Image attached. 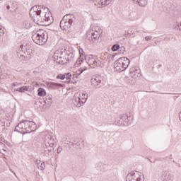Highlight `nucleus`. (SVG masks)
Listing matches in <instances>:
<instances>
[{"mask_svg": "<svg viewBox=\"0 0 181 181\" xmlns=\"http://www.w3.org/2000/svg\"><path fill=\"white\" fill-rule=\"evenodd\" d=\"M81 144H82V145L84 146V141H81Z\"/></svg>", "mask_w": 181, "mask_h": 181, "instance_id": "8fccbe9b", "label": "nucleus"}, {"mask_svg": "<svg viewBox=\"0 0 181 181\" xmlns=\"http://www.w3.org/2000/svg\"><path fill=\"white\" fill-rule=\"evenodd\" d=\"M52 98V95H47L43 99L42 102L40 101V103L42 104V105H52V104L53 103V100Z\"/></svg>", "mask_w": 181, "mask_h": 181, "instance_id": "a211bd4d", "label": "nucleus"}, {"mask_svg": "<svg viewBox=\"0 0 181 181\" xmlns=\"http://www.w3.org/2000/svg\"><path fill=\"white\" fill-rule=\"evenodd\" d=\"M24 25H25V28H26L28 29V28H29L30 26V23H24Z\"/></svg>", "mask_w": 181, "mask_h": 181, "instance_id": "79ce46f5", "label": "nucleus"}, {"mask_svg": "<svg viewBox=\"0 0 181 181\" xmlns=\"http://www.w3.org/2000/svg\"><path fill=\"white\" fill-rule=\"evenodd\" d=\"M101 33H103V30H100V28L91 33V36L88 37L89 42H91L92 43H95V42H97V40L100 39Z\"/></svg>", "mask_w": 181, "mask_h": 181, "instance_id": "9d476101", "label": "nucleus"}, {"mask_svg": "<svg viewBox=\"0 0 181 181\" xmlns=\"http://www.w3.org/2000/svg\"><path fill=\"white\" fill-rule=\"evenodd\" d=\"M62 151H63V148H62V146H59L57 148V153H60Z\"/></svg>", "mask_w": 181, "mask_h": 181, "instance_id": "ea45409f", "label": "nucleus"}, {"mask_svg": "<svg viewBox=\"0 0 181 181\" xmlns=\"http://www.w3.org/2000/svg\"><path fill=\"white\" fill-rule=\"evenodd\" d=\"M162 65H159V67H160Z\"/></svg>", "mask_w": 181, "mask_h": 181, "instance_id": "6e6d98bb", "label": "nucleus"}, {"mask_svg": "<svg viewBox=\"0 0 181 181\" xmlns=\"http://www.w3.org/2000/svg\"><path fill=\"white\" fill-rule=\"evenodd\" d=\"M63 51L62 49L57 50L53 55V59L54 62H57L58 64H67L69 62L66 56L63 55Z\"/></svg>", "mask_w": 181, "mask_h": 181, "instance_id": "6e6552de", "label": "nucleus"}, {"mask_svg": "<svg viewBox=\"0 0 181 181\" xmlns=\"http://www.w3.org/2000/svg\"><path fill=\"white\" fill-rule=\"evenodd\" d=\"M1 78H5V76L1 75Z\"/></svg>", "mask_w": 181, "mask_h": 181, "instance_id": "603ef678", "label": "nucleus"}, {"mask_svg": "<svg viewBox=\"0 0 181 181\" xmlns=\"http://www.w3.org/2000/svg\"><path fill=\"white\" fill-rule=\"evenodd\" d=\"M17 57L22 61L30 60L32 59V49L28 48V45L23 47V45H21L17 51Z\"/></svg>", "mask_w": 181, "mask_h": 181, "instance_id": "20e7f679", "label": "nucleus"}, {"mask_svg": "<svg viewBox=\"0 0 181 181\" xmlns=\"http://www.w3.org/2000/svg\"><path fill=\"white\" fill-rule=\"evenodd\" d=\"M63 20L69 21L71 23H74V22H76V16L73 14H66L63 17Z\"/></svg>", "mask_w": 181, "mask_h": 181, "instance_id": "aec40b11", "label": "nucleus"}, {"mask_svg": "<svg viewBox=\"0 0 181 181\" xmlns=\"http://www.w3.org/2000/svg\"><path fill=\"white\" fill-rule=\"evenodd\" d=\"M44 16L45 18H43L44 22L47 23V24L45 23V26H49V25H52L53 21L50 20V16H49V13H46L45 14H44Z\"/></svg>", "mask_w": 181, "mask_h": 181, "instance_id": "4be33fe9", "label": "nucleus"}, {"mask_svg": "<svg viewBox=\"0 0 181 181\" xmlns=\"http://www.w3.org/2000/svg\"><path fill=\"white\" fill-rule=\"evenodd\" d=\"M57 78H59V80H64V78H66V75L59 74L57 76Z\"/></svg>", "mask_w": 181, "mask_h": 181, "instance_id": "473e14b6", "label": "nucleus"}, {"mask_svg": "<svg viewBox=\"0 0 181 181\" xmlns=\"http://www.w3.org/2000/svg\"><path fill=\"white\" fill-rule=\"evenodd\" d=\"M128 36H129L128 33H124V37H128Z\"/></svg>", "mask_w": 181, "mask_h": 181, "instance_id": "a18cd8bd", "label": "nucleus"}, {"mask_svg": "<svg viewBox=\"0 0 181 181\" xmlns=\"http://www.w3.org/2000/svg\"><path fill=\"white\" fill-rule=\"evenodd\" d=\"M133 1L134 2L138 3V5H139V6H145V5H146L145 0H133Z\"/></svg>", "mask_w": 181, "mask_h": 181, "instance_id": "bb28decb", "label": "nucleus"}, {"mask_svg": "<svg viewBox=\"0 0 181 181\" xmlns=\"http://www.w3.org/2000/svg\"><path fill=\"white\" fill-rule=\"evenodd\" d=\"M0 146H1V148H3V151L6 152V150H5V148H6V146H5V144L1 141H0Z\"/></svg>", "mask_w": 181, "mask_h": 181, "instance_id": "e433bc0d", "label": "nucleus"}, {"mask_svg": "<svg viewBox=\"0 0 181 181\" xmlns=\"http://www.w3.org/2000/svg\"><path fill=\"white\" fill-rule=\"evenodd\" d=\"M14 91H18V93H25V91H29V86H23L18 88H14Z\"/></svg>", "mask_w": 181, "mask_h": 181, "instance_id": "5701e85b", "label": "nucleus"}, {"mask_svg": "<svg viewBox=\"0 0 181 181\" xmlns=\"http://www.w3.org/2000/svg\"><path fill=\"white\" fill-rule=\"evenodd\" d=\"M69 144H71L73 148H75L77 151H81V143H80V139H74L72 141H69Z\"/></svg>", "mask_w": 181, "mask_h": 181, "instance_id": "4468645a", "label": "nucleus"}, {"mask_svg": "<svg viewBox=\"0 0 181 181\" xmlns=\"http://www.w3.org/2000/svg\"><path fill=\"white\" fill-rule=\"evenodd\" d=\"M119 50L120 53H122V54L125 53V47H119Z\"/></svg>", "mask_w": 181, "mask_h": 181, "instance_id": "c9c22d12", "label": "nucleus"}, {"mask_svg": "<svg viewBox=\"0 0 181 181\" xmlns=\"http://www.w3.org/2000/svg\"><path fill=\"white\" fill-rule=\"evenodd\" d=\"M90 82L95 88H101L104 86L105 81H104V76L94 75L92 76Z\"/></svg>", "mask_w": 181, "mask_h": 181, "instance_id": "0eeeda50", "label": "nucleus"}, {"mask_svg": "<svg viewBox=\"0 0 181 181\" xmlns=\"http://www.w3.org/2000/svg\"><path fill=\"white\" fill-rule=\"evenodd\" d=\"M77 170L80 173V172H83L84 168H77Z\"/></svg>", "mask_w": 181, "mask_h": 181, "instance_id": "a19ab883", "label": "nucleus"}, {"mask_svg": "<svg viewBox=\"0 0 181 181\" xmlns=\"http://www.w3.org/2000/svg\"><path fill=\"white\" fill-rule=\"evenodd\" d=\"M152 39V36H146L145 37V40H146V42H149V40H151Z\"/></svg>", "mask_w": 181, "mask_h": 181, "instance_id": "58836bf2", "label": "nucleus"}, {"mask_svg": "<svg viewBox=\"0 0 181 181\" xmlns=\"http://www.w3.org/2000/svg\"><path fill=\"white\" fill-rule=\"evenodd\" d=\"M47 39H49V35L47 33L43 30H39L35 33H34L32 36V40L36 45H39L40 46H42V45H45L47 42Z\"/></svg>", "mask_w": 181, "mask_h": 181, "instance_id": "f03ea898", "label": "nucleus"}, {"mask_svg": "<svg viewBox=\"0 0 181 181\" xmlns=\"http://www.w3.org/2000/svg\"><path fill=\"white\" fill-rule=\"evenodd\" d=\"M148 160L151 163H152V160H151V159H148Z\"/></svg>", "mask_w": 181, "mask_h": 181, "instance_id": "3c124183", "label": "nucleus"}, {"mask_svg": "<svg viewBox=\"0 0 181 181\" xmlns=\"http://www.w3.org/2000/svg\"><path fill=\"white\" fill-rule=\"evenodd\" d=\"M96 169L98 170H103L104 169V164L103 163H98L96 164Z\"/></svg>", "mask_w": 181, "mask_h": 181, "instance_id": "c85d7f7f", "label": "nucleus"}, {"mask_svg": "<svg viewBox=\"0 0 181 181\" xmlns=\"http://www.w3.org/2000/svg\"><path fill=\"white\" fill-rule=\"evenodd\" d=\"M38 6H39L40 10L41 11V13H42V10L45 11V13H46V12H47L49 11V8L45 6H42V5L39 6L38 5Z\"/></svg>", "mask_w": 181, "mask_h": 181, "instance_id": "7c9ffc66", "label": "nucleus"}, {"mask_svg": "<svg viewBox=\"0 0 181 181\" xmlns=\"http://www.w3.org/2000/svg\"><path fill=\"white\" fill-rule=\"evenodd\" d=\"M29 124V120H24L23 119L21 122H20L18 125L15 128V131L17 132H20L22 134V130L21 129H25V132L28 129V125Z\"/></svg>", "mask_w": 181, "mask_h": 181, "instance_id": "9b49d317", "label": "nucleus"}, {"mask_svg": "<svg viewBox=\"0 0 181 181\" xmlns=\"http://www.w3.org/2000/svg\"><path fill=\"white\" fill-rule=\"evenodd\" d=\"M5 33V28L0 25V36H4Z\"/></svg>", "mask_w": 181, "mask_h": 181, "instance_id": "72a5a7b5", "label": "nucleus"}, {"mask_svg": "<svg viewBox=\"0 0 181 181\" xmlns=\"http://www.w3.org/2000/svg\"><path fill=\"white\" fill-rule=\"evenodd\" d=\"M88 98L87 92L84 90L79 91L73 99V103L76 107H80L83 104H86Z\"/></svg>", "mask_w": 181, "mask_h": 181, "instance_id": "39448f33", "label": "nucleus"}, {"mask_svg": "<svg viewBox=\"0 0 181 181\" xmlns=\"http://www.w3.org/2000/svg\"><path fill=\"white\" fill-rule=\"evenodd\" d=\"M36 128V123L29 121V123L27 126V130L26 132L28 134H30V132H33Z\"/></svg>", "mask_w": 181, "mask_h": 181, "instance_id": "6ab92c4d", "label": "nucleus"}, {"mask_svg": "<svg viewBox=\"0 0 181 181\" xmlns=\"http://www.w3.org/2000/svg\"><path fill=\"white\" fill-rule=\"evenodd\" d=\"M37 166L40 170H45V162L42 163H37Z\"/></svg>", "mask_w": 181, "mask_h": 181, "instance_id": "cd10ccee", "label": "nucleus"}, {"mask_svg": "<svg viewBox=\"0 0 181 181\" xmlns=\"http://www.w3.org/2000/svg\"><path fill=\"white\" fill-rule=\"evenodd\" d=\"M64 76H65V78L66 80H69L68 83H70V80H71V74L70 73L65 74Z\"/></svg>", "mask_w": 181, "mask_h": 181, "instance_id": "2f4dec72", "label": "nucleus"}, {"mask_svg": "<svg viewBox=\"0 0 181 181\" xmlns=\"http://www.w3.org/2000/svg\"><path fill=\"white\" fill-rule=\"evenodd\" d=\"M0 80H4V78H2V76L0 75Z\"/></svg>", "mask_w": 181, "mask_h": 181, "instance_id": "09e8293b", "label": "nucleus"}, {"mask_svg": "<svg viewBox=\"0 0 181 181\" xmlns=\"http://www.w3.org/2000/svg\"><path fill=\"white\" fill-rule=\"evenodd\" d=\"M59 87H63V84L54 82L49 83V88H52V90H56V88H59Z\"/></svg>", "mask_w": 181, "mask_h": 181, "instance_id": "b1692460", "label": "nucleus"}, {"mask_svg": "<svg viewBox=\"0 0 181 181\" xmlns=\"http://www.w3.org/2000/svg\"><path fill=\"white\" fill-rule=\"evenodd\" d=\"M73 25H74V23H71L70 21L63 19L60 22V28L62 30H67V29H70Z\"/></svg>", "mask_w": 181, "mask_h": 181, "instance_id": "ddd939ff", "label": "nucleus"}, {"mask_svg": "<svg viewBox=\"0 0 181 181\" xmlns=\"http://www.w3.org/2000/svg\"><path fill=\"white\" fill-rule=\"evenodd\" d=\"M126 181H141V177H136L135 173L132 172L127 174Z\"/></svg>", "mask_w": 181, "mask_h": 181, "instance_id": "2eb2a0df", "label": "nucleus"}, {"mask_svg": "<svg viewBox=\"0 0 181 181\" xmlns=\"http://www.w3.org/2000/svg\"><path fill=\"white\" fill-rule=\"evenodd\" d=\"M168 168L166 162H160L158 163V170H165Z\"/></svg>", "mask_w": 181, "mask_h": 181, "instance_id": "393cba45", "label": "nucleus"}, {"mask_svg": "<svg viewBox=\"0 0 181 181\" xmlns=\"http://www.w3.org/2000/svg\"><path fill=\"white\" fill-rule=\"evenodd\" d=\"M98 4L102 6H105V5H107V1L105 0H100Z\"/></svg>", "mask_w": 181, "mask_h": 181, "instance_id": "f704fd0d", "label": "nucleus"}, {"mask_svg": "<svg viewBox=\"0 0 181 181\" xmlns=\"http://www.w3.org/2000/svg\"><path fill=\"white\" fill-rule=\"evenodd\" d=\"M30 17L32 18L34 23H36L37 25H40L41 26H45V25H46V23H45V20L42 18L40 14L35 13L31 15Z\"/></svg>", "mask_w": 181, "mask_h": 181, "instance_id": "f8f14e48", "label": "nucleus"}, {"mask_svg": "<svg viewBox=\"0 0 181 181\" xmlns=\"http://www.w3.org/2000/svg\"><path fill=\"white\" fill-rule=\"evenodd\" d=\"M47 141V139H46V140H45V153H47V155H49V153H52V148H53V146H54V143H50V141H48L47 143L46 142Z\"/></svg>", "mask_w": 181, "mask_h": 181, "instance_id": "dca6fc26", "label": "nucleus"}, {"mask_svg": "<svg viewBox=\"0 0 181 181\" xmlns=\"http://www.w3.org/2000/svg\"><path fill=\"white\" fill-rule=\"evenodd\" d=\"M39 97H45L46 95V90L43 88H39L37 90Z\"/></svg>", "mask_w": 181, "mask_h": 181, "instance_id": "a878e982", "label": "nucleus"}, {"mask_svg": "<svg viewBox=\"0 0 181 181\" xmlns=\"http://www.w3.org/2000/svg\"><path fill=\"white\" fill-rule=\"evenodd\" d=\"M112 52H117V50H119V44H115L112 47Z\"/></svg>", "mask_w": 181, "mask_h": 181, "instance_id": "c756f323", "label": "nucleus"}, {"mask_svg": "<svg viewBox=\"0 0 181 181\" xmlns=\"http://www.w3.org/2000/svg\"><path fill=\"white\" fill-rule=\"evenodd\" d=\"M128 66H129V59L125 57L119 58L114 63V69L118 73L125 71L128 69Z\"/></svg>", "mask_w": 181, "mask_h": 181, "instance_id": "7ed1b4c3", "label": "nucleus"}, {"mask_svg": "<svg viewBox=\"0 0 181 181\" xmlns=\"http://www.w3.org/2000/svg\"><path fill=\"white\" fill-rule=\"evenodd\" d=\"M6 9H8V10L11 9V6H10L9 5H8V6H6Z\"/></svg>", "mask_w": 181, "mask_h": 181, "instance_id": "49530a36", "label": "nucleus"}, {"mask_svg": "<svg viewBox=\"0 0 181 181\" xmlns=\"http://www.w3.org/2000/svg\"><path fill=\"white\" fill-rule=\"evenodd\" d=\"M35 13L37 15H42V10L39 8V5L33 6L30 11L29 15L32 16V15Z\"/></svg>", "mask_w": 181, "mask_h": 181, "instance_id": "f3484780", "label": "nucleus"}, {"mask_svg": "<svg viewBox=\"0 0 181 181\" xmlns=\"http://www.w3.org/2000/svg\"><path fill=\"white\" fill-rule=\"evenodd\" d=\"M127 35H131V33L129 32V30L127 31Z\"/></svg>", "mask_w": 181, "mask_h": 181, "instance_id": "de8ad7c7", "label": "nucleus"}, {"mask_svg": "<svg viewBox=\"0 0 181 181\" xmlns=\"http://www.w3.org/2000/svg\"><path fill=\"white\" fill-rule=\"evenodd\" d=\"M85 57V59L81 55L80 57L78 58V59L75 63V66H77V67H78V66H82L81 67H80L79 70L76 71V76H81V74H83V73H84V71L87 70V66H84V64H88V66L90 65L93 66V64L94 66H95V63H97V61H95V59L93 57Z\"/></svg>", "mask_w": 181, "mask_h": 181, "instance_id": "f257e3e1", "label": "nucleus"}, {"mask_svg": "<svg viewBox=\"0 0 181 181\" xmlns=\"http://www.w3.org/2000/svg\"><path fill=\"white\" fill-rule=\"evenodd\" d=\"M62 56H65L68 63L69 62H73L74 60V57L76 54H74V50L71 48L62 49Z\"/></svg>", "mask_w": 181, "mask_h": 181, "instance_id": "1a4fd4ad", "label": "nucleus"}, {"mask_svg": "<svg viewBox=\"0 0 181 181\" xmlns=\"http://www.w3.org/2000/svg\"><path fill=\"white\" fill-rule=\"evenodd\" d=\"M178 28H180V25H178Z\"/></svg>", "mask_w": 181, "mask_h": 181, "instance_id": "4d7b16f0", "label": "nucleus"}, {"mask_svg": "<svg viewBox=\"0 0 181 181\" xmlns=\"http://www.w3.org/2000/svg\"><path fill=\"white\" fill-rule=\"evenodd\" d=\"M12 87H16L18 86H21V83H18V82H14L13 83H11Z\"/></svg>", "mask_w": 181, "mask_h": 181, "instance_id": "4c0bfd02", "label": "nucleus"}, {"mask_svg": "<svg viewBox=\"0 0 181 181\" xmlns=\"http://www.w3.org/2000/svg\"><path fill=\"white\" fill-rule=\"evenodd\" d=\"M127 83H129V80H127Z\"/></svg>", "mask_w": 181, "mask_h": 181, "instance_id": "5fc2aeb1", "label": "nucleus"}, {"mask_svg": "<svg viewBox=\"0 0 181 181\" xmlns=\"http://www.w3.org/2000/svg\"><path fill=\"white\" fill-rule=\"evenodd\" d=\"M101 64V62L100 61L97 62V63H95V65L96 67H98Z\"/></svg>", "mask_w": 181, "mask_h": 181, "instance_id": "37998d69", "label": "nucleus"}, {"mask_svg": "<svg viewBox=\"0 0 181 181\" xmlns=\"http://www.w3.org/2000/svg\"><path fill=\"white\" fill-rule=\"evenodd\" d=\"M134 116L132 113L129 112L120 116V119L117 121V125H124V127H129L132 124Z\"/></svg>", "mask_w": 181, "mask_h": 181, "instance_id": "423d86ee", "label": "nucleus"}, {"mask_svg": "<svg viewBox=\"0 0 181 181\" xmlns=\"http://www.w3.org/2000/svg\"><path fill=\"white\" fill-rule=\"evenodd\" d=\"M95 0H92L93 2H94Z\"/></svg>", "mask_w": 181, "mask_h": 181, "instance_id": "864d4df0", "label": "nucleus"}, {"mask_svg": "<svg viewBox=\"0 0 181 181\" xmlns=\"http://www.w3.org/2000/svg\"><path fill=\"white\" fill-rule=\"evenodd\" d=\"M173 175H171L168 171L165 172L164 180L165 181H173Z\"/></svg>", "mask_w": 181, "mask_h": 181, "instance_id": "412c9836", "label": "nucleus"}, {"mask_svg": "<svg viewBox=\"0 0 181 181\" xmlns=\"http://www.w3.org/2000/svg\"><path fill=\"white\" fill-rule=\"evenodd\" d=\"M68 144V146H69V148H71V146H73V145H71V143H70V141H69L68 143H66Z\"/></svg>", "mask_w": 181, "mask_h": 181, "instance_id": "c03bdc74", "label": "nucleus"}]
</instances>
